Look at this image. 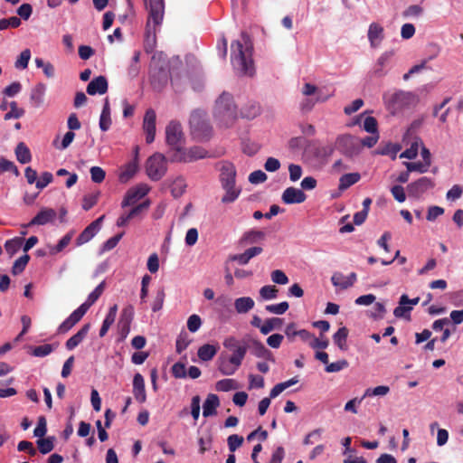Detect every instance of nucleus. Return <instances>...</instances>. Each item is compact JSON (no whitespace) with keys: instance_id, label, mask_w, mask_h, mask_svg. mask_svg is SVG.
Returning a JSON list of instances; mask_svg holds the SVG:
<instances>
[{"instance_id":"3c124183","label":"nucleus","mask_w":463,"mask_h":463,"mask_svg":"<svg viewBox=\"0 0 463 463\" xmlns=\"http://www.w3.org/2000/svg\"><path fill=\"white\" fill-rule=\"evenodd\" d=\"M237 387V382L234 379H222L216 383V390L219 392H229Z\"/></svg>"},{"instance_id":"c03bdc74","label":"nucleus","mask_w":463,"mask_h":463,"mask_svg":"<svg viewBox=\"0 0 463 463\" xmlns=\"http://www.w3.org/2000/svg\"><path fill=\"white\" fill-rule=\"evenodd\" d=\"M279 289L272 285H266L260 288V297L263 300L275 299L278 297Z\"/></svg>"},{"instance_id":"13d9d810","label":"nucleus","mask_w":463,"mask_h":463,"mask_svg":"<svg viewBox=\"0 0 463 463\" xmlns=\"http://www.w3.org/2000/svg\"><path fill=\"white\" fill-rule=\"evenodd\" d=\"M75 137V134L72 131H68L63 136L61 142L58 145L57 139L53 141V146L60 150H64L70 146Z\"/></svg>"},{"instance_id":"49530a36","label":"nucleus","mask_w":463,"mask_h":463,"mask_svg":"<svg viewBox=\"0 0 463 463\" xmlns=\"http://www.w3.org/2000/svg\"><path fill=\"white\" fill-rule=\"evenodd\" d=\"M29 260H30V256L28 254H24V255L19 257L13 264L12 273L14 275H18V274L22 273L24 270Z\"/></svg>"},{"instance_id":"6ab92c4d","label":"nucleus","mask_w":463,"mask_h":463,"mask_svg":"<svg viewBox=\"0 0 463 463\" xmlns=\"http://www.w3.org/2000/svg\"><path fill=\"white\" fill-rule=\"evenodd\" d=\"M307 198L305 193L298 188L288 187L284 190L281 199L286 204L301 203Z\"/></svg>"},{"instance_id":"2f4dec72","label":"nucleus","mask_w":463,"mask_h":463,"mask_svg":"<svg viewBox=\"0 0 463 463\" xmlns=\"http://www.w3.org/2000/svg\"><path fill=\"white\" fill-rule=\"evenodd\" d=\"M361 178L359 173H349L343 175L339 179L338 189L340 191H345L348 189L353 184H356Z\"/></svg>"},{"instance_id":"4468645a","label":"nucleus","mask_w":463,"mask_h":463,"mask_svg":"<svg viewBox=\"0 0 463 463\" xmlns=\"http://www.w3.org/2000/svg\"><path fill=\"white\" fill-rule=\"evenodd\" d=\"M156 115L153 109H148L144 116L143 129L146 133V142L151 144L156 137Z\"/></svg>"},{"instance_id":"774afa93","label":"nucleus","mask_w":463,"mask_h":463,"mask_svg":"<svg viewBox=\"0 0 463 463\" xmlns=\"http://www.w3.org/2000/svg\"><path fill=\"white\" fill-rule=\"evenodd\" d=\"M201 326H202V319L198 315L194 314L188 317L187 328L190 332H192V333L197 332L199 330V328L201 327Z\"/></svg>"},{"instance_id":"79ce46f5","label":"nucleus","mask_w":463,"mask_h":463,"mask_svg":"<svg viewBox=\"0 0 463 463\" xmlns=\"http://www.w3.org/2000/svg\"><path fill=\"white\" fill-rule=\"evenodd\" d=\"M106 283L105 281L100 282L93 291H91L86 301L84 302L85 305H87L89 307H90L102 295L104 289H105Z\"/></svg>"},{"instance_id":"052dcab7","label":"nucleus","mask_w":463,"mask_h":463,"mask_svg":"<svg viewBox=\"0 0 463 463\" xmlns=\"http://www.w3.org/2000/svg\"><path fill=\"white\" fill-rule=\"evenodd\" d=\"M10 111L7 112L4 117L5 120H9L11 118H20L24 116V110L23 109H19L15 101H12L10 103Z\"/></svg>"},{"instance_id":"423d86ee","label":"nucleus","mask_w":463,"mask_h":463,"mask_svg":"<svg viewBox=\"0 0 463 463\" xmlns=\"http://www.w3.org/2000/svg\"><path fill=\"white\" fill-rule=\"evenodd\" d=\"M383 100L389 109L401 110L415 107L420 99L415 93L400 90L394 92L384 93Z\"/></svg>"},{"instance_id":"8fccbe9b","label":"nucleus","mask_w":463,"mask_h":463,"mask_svg":"<svg viewBox=\"0 0 463 463\" xmlns=\"http://www.w3.org/2000/svg\"><path fill=\"white\" fill-rule=\"evenodd\" d=\"M389 392L390 388L386 385H379L374 388H367L364 393L363 398L373 396H384L388 394Z\"/></svg>"},{"instance_id":"7c9ffc66","label":"nucleus","mask_w":463,"mask_h":463,"mask_svg":"<svg viewBox=\"0 0 463 463\" xmlns=\"http://www.w3.org/2000/svg\"><path fill=\"white\" fill-rule=\"evenodd\" d=\"M254 300L250 297H241L234 301V307L237 313L244 314L249 312L254 307Z\"/></svg>"},{"instance_id":"58836bf2","label":"nucleus","mask_w":463,"mask_h":463,"mask_svg":"<svg viewBox=\"0 0 463 463\" xmlns=\"http://www.w3.org/2000/svg\"><path fill=\"white\" fill-rule=\"evenodd\" d=\"M23 237H14L11 240H7L5 243V249L10 256H14L23 246Z\"/></svg>"},{"instance_id":"412c9836","label":"nucleus","mask_w":463,"mask_h":463,"mask_svg":"<svg viewBox=\"0 0 463 463\" xmlns=\"http://www.w3.org/2000/svg\"><path fill=\"white\" fill-rule=\"evenodd\" d=\"M357 280L356 273L352 272L347 277L340 272H335L331 277V282L335 287H339L341 289H346L352 287Z\"/></svg>"},{"instance_id":"f257e3e1","label":"nucleus","mask_w":463,"mask_h":463,"mask_svg":"<svg viewBox=\"0 0 463 463\" xmlns=\"http://www.w3.org/2000/svg\"><path fill=\"white\" fill-rule=\"evenodd\" d=\"M231 50V58L234 69L243 75L252 76L254 74L252 60L253 44L250 35L242 32L241 33V40L232 43Z\"/></svg>"},{"instance_id":"4c0bfd02","label":"nucleus","mask_w":463,"mask_h":463,"mask_svg":"<svg viewBox=\"0 0 463 463\" xmlns=\"http://www.w3.org/2000/svg\"><path fill=\"white\" fill-rule=\"evenodd\" d=\"M15 156L21 164H27L32 160L30 149L23 142L17 145L15 148Z\"/></svg>"},{"instance_id":"a211bd4d","label":"nucleus","mask_w":463,"mask_h":463,"mask_svg":"<svg viewBox=\"0 0 463 463\" xmlns=\"http://www.w3.org/2000/svg\"><path fill=\"white\" fill-rule=\"evenodd\" d=\"M149 205L150 202L148 200L136 205L128 213L122 214L118 218L117 226H126L131 219L138 216L142 212L147 210Z\"/></svg>"},{"instance_id":"bb28decb","label":"nucleus","mask_w":463,"mask_h":463,"mask_svg":"<svg viewBox=\"0 0 463 463\" xmlns=\"http://www.w3.org/2000/svg\"><path fill=\"white\" fill-rule=\"evenodd\" d=\"M90 324H86L82 326V327L71 337H70L66 343L65 346L68 350H73L75 347H77L83 339L87 336L89 331H90Z\"/></svg>"},{"instance_id":"a19ab883","label":"nucleus","mask_w":463,"mask_h":463,"mask_svg":"<svg viewBox=\"0 0 463 463\" xmlns=\"http://www.w3.org/2000/svg\"><path fill=\"white\" fill-rule=\"evenodd\" d=\"M46 90V86L43 83H38L31 92V99L36 106L43 102V97Z\"/></svg>"},{"instance_id":"ddd939ff","label":"nucleus","mask_w":463,"mask_h":463,"mask_svg":"<svg viewBox=\"0 0 463 463\" xmlns=\"http://www.w3.org/2000/svg\"><path fill=\"white\" fill-rule=\"evenodd\" d=\"M435 183L432 178L422 176L411 183L407 186L408 195L413 198H420L428 190L433 188Z\"/></svg>"},{"instance_id":"864d4df0","label":"nucleus","mask_w":463,"mask_h":463,"mask_svg":"<svg viewBox=\"0 0 463 463\" xmlns=\"http://www.w3.org/2000/svg\"><path fill=\"white\" fill-rule=\"evenodd\" d=\"M89 307L82 303L77 309H75L69 317V320L72 322V324L76 325L87 313L89 310Z\"/></svg>"},{"instance_id":"f3484780","label":"nucleus","mask_w":463,"mask_h":463,"mask_svg":"<svg viewBox=\"0 0 463 463\" xmlns=\"http://www.w3.org/2000/svg\"><path fill=\"white\" fill-rule=\"evenodd\" d=\"M147 192L148 189L143 185L129 189L124 196V199L121 203V207L125 208L136 204V203L142 199L147 194Z\"/></svg>"},{"instance_id":"72a5a7b5","label":"nucleus","mask_w":463,"mask_h":463,"mask_svg":"<svg viewBox=\"0 0 463 463\" xmlns=\"http://www.w3.org/2000/svg\"><path fill=\"white\" fill-rule=\"evenodd\" d=\"M260 113V107L255 101H250L241 109V116L248 119H253Z\"/></svg>"},{"instance_id":"cd10ccee","label":"nucleus","mask_w":463,"mask_h":463,"mask_svg":"<svg viewBox=\"0 0 463 463\" xmlns=\"http://www.w3.org/2000/svg\"><path fill=\"white\" fill-rule=\"evenodd\" d=\"M392 55V52H385L378 58L373 71L374 76L383 77L386 74L385 67L389 64Z\"/></svg>"},{"instance_id":"1a4fd4ad","label":"nucleus","mask_w":463,"mask_h":463,"mask_svg":"<svg viewBox=\"0 0 463 463\" xmlns=\"http://www.w3.org/2000/svg\"><path fill=\"white\" fill-rule=\"evenodd\" d=\"M146 171L151 180H160L166 172L165 156L159 153L151 156L146 163Z\"/></svg>"},{"instance_id":"b1692460","label":"nucleus","mask_w":463,"mask_h":463,"mask_svg":"<svg viewBox=\"0 0 463 463\" xmlns=\"http://www.w3.org/2000/svg\"><path fill=\"white\" fill-rule=\"evenodd\" d=\"M133 394L137 402L144 403L146 400L145 382L140 373H136L133 378Z\"/></svg>"},{"instance_id":"338daca9","label":"nucleus","mask_w":463,"mask_h":463,"mask_svg":"<svg viewBox=\"0 0 463 463\" xmlns=\"http://www.w3.org/2000/svg\"><path fill=\"white\" fill-rule=\"evenodd\" d=\"M52 345L45 344L42 345L35 346L33 350V355L36 357H44L50 354L53 351Z\"/></svg>"},{"instance_id":"09e8293b","label":"nucleus","mask_w":463,"mask_h":463,"mask_svg":"<svg viewBox=\"0 0 463 463\" xmlns=\"http://www.w3.org/2000/svg\"><path fill=\"white\" fill-rule=\"evenodd\" d=\"M401 146L399 144L389 143L386 144L383 147L379 149L378 154L383 156H390L392 159L396 158L398 152L401 150Z\"/></svg>"},{"instance_id":"f704fd0d","label":"nucleus","mask_w":463,"mask_h":463,"mask_svg":"<svg viewBox=\"0 0 463 463\" xmlns=\"http://www.w3.org/2000/svg\"><path fill=\"white\" fill-rule=\"evenodd\" d=\"M217 351L218 349L216 346L210 344H205L199 347L197 354L202 361L208 362L215 356Z\"/></svg>"},{"instance_id":"0eeeda50","label":"nucleus","mask_w":463,"mask_h":463,"mask_svg":"<svg viewBox=\"0 0 463 463\" xmlns=\"http://www.w3.org/2000/svg\"><path fill=\"white\" fill-rule=\"evenodd\" d=\"M192 135L194 138L204 141L208 140L212 135V127L205 118V114L202 110L192 112L189 119Z\"/></svg>"},{"instance_id":"f03ea898","label":"nucleus","mask_w":463,"mask_h":463,"mask_svg":"<svg viewBox=\"0 0 463 463\" xmlns=\"http://www.w3.org/2000/svg\"><path fill=\"white\" fill-rule=\"evenodd\" d=\"M148 11L146 24L144 49L146 52H153L156 44V27L160 26L165 14L164 0H144Z\"/></svg>"},{"instance_id":"c9c22d12","label":"nucleus","mask_w":463,"mask_h":463,"mask_svg":"<svg viewBox=\"0 0 463 463\" xmlns=\"http://www.w3.org/2000/svg\"><path fill=\"white\" fill-rule=\"evenodd\" d=\"M55 437L48 436L46 438H41L36 440V445L39 451L45 455L50 453L54 449Z\"/></svg>"},{"instance_id":"5701e85b","label":"nucleus","mask_w":463,"mask_h":463,"mask_svg":"<svg viewBox=\"0 0 463 463\" xmlns=\"http://www.w3.org/2000/svg\"><path fill=\"white\" fill-rule=\"evenodd\" d=\"M108 90V80L104 76L94 78L87 86L89 95L105 94Z\"/></svg>"},{"instance_id":"aec40b11","label":"nucleus","mask_w":463,"mask_h":463,"mask_svg":"<svg viewBox=\"0 0 463 463\" xmlns=\"http://www.w3.org/2000/svg\"><path fill=\"white\" fill-rule=\"evenodd\" d=\"M368 40L372 48L378 47L384 38L383 27L378 23H372L367 33Z\"/></svg>"},{"instance_id":"f8f14e48","label":"nucleus","mask_w":463,"mask_h":463,"mask_svg":"<svg viewBox=\"0 0 463 463\" xmlns=\"http://www.w3.org/2000/svg\"><path fill=\"white\" fill-rule=\"evenodd\" d=\"M165 139L167 145L177 152L182 148L183 129L179 122L171 121L165 128Z\"/></svg>"},{"instance_id":"a18cd8bd","label":"nucleus","mask_w":463,"mask_h":463,"mask_svg":"<svg viewBox=\"0 0 463 463\" xmlns=\"http://www.w3.org/2000/svg\"><path fill=\"white\" fill-rule=\"evenodd\" d=\"M334 153L332 146H320L315 148L314 155L321 161H326Z\"/></svg>"},{"instance_id":"0e129e2a","label":"nucleus","mask_w":463,"mask_h":463,"mask_svg":"<svg viewBox=\"0 0 463 463\" xmlns=\"http://www.w3.org/2000/svg\"><path fill=\"white\" fill-rule=\"evenodd\" d=\"M47 432V422L44 416L38 418L37 426L33 430V435L39 439L43 438Z\"/></svg>"},{"instance_id":"de8ad7c7","label":"nucleus","mask_w":463,"mask_h":463,"mask_svg":"<svg viewBox=\"0 0 463 463\" xmlns=\"http://www.w3.org/2000/svg\"><path fill=\"white\" fill-rule=\"evenodd\" d=\"M134 307L127 305L121 311L118 324H131L134 319Z\"/></svg>"},{"instance_id":"473e14b6","label":"nucleus","mask_w":463,"mask_h":463,"mask_svg":"<svg viewBox=\"0 0 463 463\" xmlns=\"http://www.w3.org/2000/svg\"><path fill=\"white\" fill-rule=\"evenodd\" d=\"M348 336V329L345 326L340 327L333 335V341L342 351H346L348 346L346 344Z\"/></svg>"},{"instance_id":"9b49d317","label":"nucleus","mask_w":463,"mask_h":463,"mask_svg":"<svg viewBox=\"0 0 463 463\" xmlns=\"http://www.w3.org/2000/svg\"><path fill=\"white\" fill-rule=\"evenodd\" d=\"M222 345L226 349L232 352V354L230 356V363L233 365L241 366L247 353V345H241L234 336L225 338Z\"/></svg>"},{"instance_id":"a878e982","label":"nucleus","mask_w":463,"mask_h":463,"mask_svg":"<svg viewBox=\"0 0 463 463\" xmlns=\"http://www.w3.org/2000/svg\"><path fill=\"white\" fill-rule=\"evenodd\" d=\"M265 236H266V234L262 231L250 230L243 233V235L240 239V244L241 246L255 244V243H258L259 241L264 240Z\"/></svg>"},{"instance_id":"4d7b16f0","label":"nucleus","mask_w":463,"mask_h":463,"mask_svg":"<svg viewBox=\"0 0 463 463\" xmlns=\"http://www.w3.org/2000/svg\"><path fill=\"white\" fill-rule=\"evenodd\" d=\"M31 58V52L29 49L24 50L15 61V68L24 70L28 67V62Z\"/></svg>"},{"instance_id":"ea45409f","label":"nucleus","mask_w":463,"mask_h":463,"mask_svg":"<svg viewBox=\"0 0 463 463\" xmlns=\"http://www.w3.org/2000/svg\"><path fill=\"white\" fill-rule=\"evenodd\" d=\"M137 171V164L136 162L128 163L119 175V180L121 183H127L129 181Z\"/></svg>"},{"instance_id":"603ef678","label":"nucleus","mask_w":463,"mask_h":463,"mask_svg":"<svg viewBox=\"0 0 463 463\" xmlns=\"http://www.w3.org/2000/svg\"><path fill=\"white\" fill-rule=\"evenodd\" d=\"M21 24V19L17 16H11L9 18H3L0 20V31L8 28H17Z\"/></svg>"},{"instance_id":"393cba45","label":"nucleus","mask_w":463,"mask_h":463,"mask_svg":"<svg viewBox=\"0 0 463 463\" xmlns=\"http://www.w3.org/2000/svg\"><path fill=\"white\" fill-rule=\"evenodd\" d=\"M220 405L219 397L216 394L210 393L207 395L206 400L203 404V417H211L216 414V409Z\"/></svg>"},{"instance_id":"bf43d9fd","label":"nucleus","mask_w":463,"mask_h":463,"mask_svg":"<svg viewBox=\"0 0 463 463\" xmlns=\"http://www.w3.org/2000/svg\"><path fill=\"white\" fill-rule=\"evenodd\" d=\"M364 129L370 134H379L378 133V123L375 118L368 116L364 120L363 125Z\"/></svg>"},{"instance_id":"5fc2aeb1","label":"nucleus","mask_w":463,"mask_h":463,"mask_svg":"<svg viewBox=\"0 0 463 463\" xmlns=\"http://www.w3.org/2000/svg\"><path fill=\"white\" fill-rule=\"evenodd\" d=\"M89 307L82 303L77 309H75L69 317V320L72 322V324L76 325L87 313L89 310Z\"/></svg>"},{"instance_id":"e433bc0d","label":"nucleus","mask_w":463,"mask_h":463,"mask_svg":"<svg viewBox=\"0 0 463 463\" xmlns=\"http://www.w3.org/2000/svg\"><path fill=\"white\" fill-rule=\"evenodd\" d=\"M283 324L282 318L279 317H271L265 320L264 324H262L260 327V333L263 335H268L271 331L275 329H280Z\"/></svg>"},{"instance_id":"39448f33","label":"nucleus","mask_w":463,"mask_h":463,"mask_svg":"<svg viewBox=\"0 0 463 463\" xmlns=\"http://www.w3.org/2000/svg\"><path fill=\"white\" fill-rule=\"evenodd\" d=\"M170 72L163 52H156L152 57L150 65V80L155 89H162L168 82Z\"/></svg>"},{"instance_id":"7ed1b4c3","label":"nucleus","mask_w":463,"mask_h":463,"mask_svg":"<svg viewBox=\"0 0 463 463\" xmlns=\"http://www.w3.org/2000/svg\"><path fill=\"white\" fill-rule=\"evenodd\" d=\"M219 180L225 194L222 197V203H231L235 202L241 193V189L236 187L237 171L235 165L230 161L220 163Z\"/></svg>"},{"instance_id":"6e6552de","label":"nucleus","mask_w":463,"mask_h":463,"mask_svg":"<svg viewBox=\"0 0 463 463\" xmlns=\"http://www.w3.org/2000/svg\"><path fill=\"white\" fill-rule=\"evenodd\" d=\"M335 148L345 156H357L361 152L360 138L350 134L341 135L335 140Z\"/></svg>"},{"instance_id":"6e6d98bb","label":"nucleus","mask_w":463,"mask_h":463,"mask_svg":"<svg viewBox=\"0 0 463 463\" xmlns=\"http://www.w3.org/2000/svg\"><path fill=\"white\" fill-rule=\"evenodd\" d=\"M288 303L287 301H283L279 304L267 305L265 309L272 314L282 315L288 309Z\"/></svg>"},{"instance_id":"c85d7f7f","label":"nucleus","mask_w":463,"mask_h":463,"mask_svg":"<svg viewBox=\"0 0 463 463\" xmlns=\"http://www.w3.org/2000/svg\"><path fill=\"white\" fill-rule=\"evenodd\" d=\"M110 115H111V111H110L109 99L106 98L104 100L103 108H102L101 114L99 117V128L103 132L108 131L111 127L112 121H111Z\"/></svg>"},{"instance_id":"c756f323","label":"nucleus","mask_w":463,"mask_h":463,"mask_svg":"<svg viewBox=\"0 0 463 463\" xmlns=\"http://www.w3.org/2000/svg\"><path fill=\"white\" fill-rule=\"evenodd\" d=\"M118 312V306L115 304L109 307L108 314L106 315L102 326L99 329V336L103 337L108 333L109 327L113 325L116 319Z\"/></svg>"},{"instance_id":"9d476101","label":"nucleus","mask_w":463,"mask_h":463,"mask_svg":"<svg viewBox=\"0 0 463 463\" xmlns=\"http://www.w3.org/2000/svg\"><path fill=\"white\" fill-rule=\"evenodd\" d=\"M209 153L206 149L202 146H194L188 149H177V152H174L172 155V161L175 162H194L199 159L209 157Z\"/></svg>"},{"instance_id":"680f3d73","label":"nucleus","mask_w":463,"mask_h":463,"mask_svg":"<svg viewBox=\"0 0 463 463\" xmlns=\"http://www.w3.org/2000/svg\"><path fill=\"white\" fill-rule=\"evenodd\" d=\"M349 365L348 362L345 359L339 360L337 362H334L331 364H327L325 370L326 373H337L340 372L345 368H347Z\"/></svg>"},{"instance_id":"37998d69","label":"nucleus","mask_w":463,"mask_h":463,"mask_svg":"<svg viewBox=\"0 0 463 463\" xmlns=\"http://www.w3.org/2000/svg\"><path fill=\"white\" fill-rule=\"evenodd\" d=\"M71 239V232L65 234L55 246H50V254L55 255L62 251L70 244Z\"/></svg>"},{"instance_id":"20e7f679","label":"nucleus","mask_w":463,"mask_h":463,"mask_svg":"<svg viewBox=\"0 0 463 463\" xmlns=\"http://www.w3.org/2000/svg\"><path fill=\"white\" fill-rule=\"evenodd\" d=\"M214 118L224 127H230L237 118V109L233 98L230 93L223 92L216 100Z\"/></svg>"},{"instance_id":"e2e57ef3","label":"nucleus","mask_w":463,"mask_h":463,"mask_svg":"<svg viewBox=\"0 0 463 463\" xmlns=\"http://www.w3.org/2000/svg\"><path fill=\"white\" fill-rule=\"evenodd\" d=\"M165 294L164 288H159L156 291V297L154 298L153 304H152V310L153 312H157L162 309L164 301H165Z\"/></svg>"},{"instance_id":"2eb2a0df","label":"nucleus","mask_w":463,"mask_h":463,"mask_svg":"<svg viewBox=\"0 0 463 463\" xmlns=\"http://www.w3.org/2000/svg\"><path fill=\"white\" fill-rule=\"evenodd\" d=\"M105 216L102 215L99 217L97 220L89 224L78 236L76 240L77 245H82L88 241H90L96 233L100 230L101 223L104 220Z\"/></svg>"},{"instance_id":"4be33fe9","label":"nucleus","mask_w":463,"mask_h":463,"mask_svg":"<svg viewBox=\"0 0 463 463\" xmlns=\"http://www.w3.org/2000/svg\"><path fill=\"white\" fill-rule=\"evenodd\" d=\"M56 217V212L52 208L42 209L28 223V226L45 225Z\"/></svg>"},{"instance_id":"dca6fc26","label":"nucleus","mask_w":463,"mask_h":463,"mask_svg":"<svg viewBox=\"0 0 463 463\" xmlns=\"http://www.w3.org/2000/svg\"><path fill=\"white\" fill-rule=\"evenodd\" d=\"M248 348H250V353L258 358H262L272 362L275 361L272 353L260 341L257 339H250L247 345V349Z\"/></svg>"},{"instance_id":"69168bd1","label":"nucleus","mask_w":463,"mask_h":463,"mask_svg":"<svg viewBox=\"0 0 463 463\" xmlns=\"http://www.w3.org/2000/svg\"><path fill=\"white\" fill-rule=\"evenodd\" d=\"M240 366H236L230 363V359L228 361H222L219 364V371L223 375H232L238 370Z\"/></svg>"}]
</instances>
